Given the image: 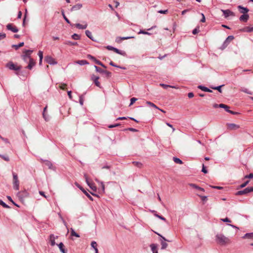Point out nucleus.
Here are the masks:
<instances>
[{
  "mask_svg": "<svg viewBox=\"0 0 253 253\" xmlns=\"http://www.w3.org/2000/svg\"><path fill=\"white\" fill-rule=\"evenodd\" d=\"M216 241L217 244L221 246H226L231 243V240L222 234H217L215 236Z\"/></svg>",
  "mask_w": 253,
  "mask_h": 253,
  "instance_id": "f257e3e1",
  "label": "nucleus"
},
{
  "mask_svg": "<svg viewBox=\"0 0 253 253\" xmlns=\"http://www.w3.org/2000/svg\"><path fill=\"white\" fill-rule=\"evenodd\" d=\"M213 107L215 108H216L218 107L224 108L226 112H227L231 114H233V115H237V114H239L238 112H234V111L229 110V107L225 104H214L213 105Z\"/></svg>",
  "mask_w": 253,
  "mask_h": 253,
  "instance_id": "f03ea898",
  "label": "nucleus"
},
{
  "mask_svg": "<svg viewBox=\"0 0 253 253\" xmlns=\"http://www.w3.org/2000/svg\"><path fill=\"white\" fill-rule=\"evenodd\" d=\"M94 67L95 68V70L96 72L103 74L105 77H106L107 78H109L111 77V76H112L111 72L108 71L107 70H103L96 65L94 66Z\"/></svg>",
  "mask_w": 253,
  "mask_h": 253,
  "instance_id": "7ed1b4c3",
  "label": "nucleus"
},
{
  "mask_svg": "<svg viewBox=\"0 0 253 253\" xmlns=\"http://www.w3.org/2000/svg\"><path fill=\"white\" fill-rule=\"evenodd\" d=\"M12 175H13V188L16 190H18L19 188V181L18 180V175L15 172H13Z\"/></svg>",
  "mask_w": 253,
  "mask_h": 253,
  "instance_id": "20e7f679",
  "label": "nucleus"
},
{
  "mask_svg": "<svg viewBox=\"0 0 253 253\" xmlns=\"http://www.w3.org/2000/svg\"><path fill=\"white\" fill-rule=\"evenodd\" d=\"M106 49H107L109 50H113L115 52L120 54L121 55H123L124 56H126V52L125 51L121 50L116 47H114L111 45H107L106 47Z\"/></svg>",
  "mask_w": 253,
  "mask_h": 253,
  "instance_id": "39448f33",
  "label": "nucleus"
},
{
  "mask_svg": "<svg viewBox=\"0 0 253 253\" xmlns=\"http://www.w3.org/2000/svg\"><path fill=\"white\" fill-rule=\"evenodd\" d=\"M6 67L8 68L9 69L11 70H14L16 71H20L22 67L21 66H16L12 62L10 61L6 63L5 65Z\"/></svg>",
  "mask_w": 253,
  "mask_h": 253,
  "instance_id": "423d86ee",
  "label": "nucleus"
},
{
  "mask_svg": "<svg viewBox=\"0 0 253 253\" xmlns=\"http://www.w3.org/2000/svg\"><path fill=\"white\" fill-rule=\"evenodd\" d=\"M234 39V37L233 36H229L223 42L222 45L220 47V49L222 50L225 49L228 45L230 42Z\"/></svg>",
  "mask_w": 253,
  "mask_h": 253,
  "instance_id": "0eeeda50",
  "label": "nucleus"
},
{
  "mask_svg": "<svg viewBox=\"0 0 253 253\" xmlns=\"http://www.w3.org/2000/svg\"><path fill=\"white\" fill-rule=\"evenodd\" d=\"M253 191V187H247L243 190L238 191L236 193L237 195H242L243 194H246L248 193L251 192Z\"/></svg>",
  "mask_w": 253,
  "mask_h": 253,
  "instance_id": "6e6552de",
  "label": "nucleus"
},
{
  "mask_svg": "<svg viewBox=\"0 0 253 253\" xmlns=\"http://www.w3.org/2000/svg\"><path fill=\"white\" fill-rule=\"evenodd\" d=\"M17 196L21 201H23L25 198L28 197L29 193L26 191H23L19 192L17 194Z\"/></svg>",
  "mask_w": 253,
  "mask_h": 253,
  "instance_id": "1a4fd4ad",
  "label": "nucleus"
},
{
  "mask_svg": "<svg viewBox=\"0 0 253 253\" xmlns=\"http://www.w3.org/2000/svg\"><path fill=\"white\" fill-rule=\"evenodd\" d=\"M84 177L85 179V181L87 184V185L90 187V188L93 191H96V187L95 186L94 184L92 182H89L88 179V177L86 174L84 175Z\"/></svg>",
  "mask_w": 253,
  "mask_h": 253,
  "instance_id": "9d476101",
  "label": "nucleus"
},
{
  "mask_svg": "<svg viewBox=\"0 0 253 253\" xmlns=\"http://www.w3.org/2000/svg\"><path fill=\"white\" fill-rule=\"evenodd\" d=\"M45 61L50 65H55L57 62L50 56H47L45 57Z\"/></svg>",
  "mask_w": 253,
  "mask_h": 253,
  "instance_id": "9b49d317",
  "label": "nucleus"
},
{
  "mask_svg": "<svg viewBox=\"0 0 253 253\" xmlns=\"http://www.w3.org/2000/svg\"><path fill=\"white\" fill-rule=\"evenodd\" d=\"M221 11L225 18H227L230 16H235L234 13L230 11L229 9L221 10Z\"/></svg>",
  "mask_w": 253,
  "mask_h": 253,
  "instance_id": "f8f14e48",
  "label": "nucleus"
},
{
  "mask_svg": "<svg viewBox=\"0 0 253 253\" xmlns=\"http://www.w3.org/2000/svg\"><path fill=\"white\" fill-rule=\"evenodd\" d=\"M84 25H82L80 23H77L75 24H72V26H75L77 28L79 29H85L87 27V23L85 21H83Z\"/></svg>",
  "mask_w": 253,
  "mask_h": 253,
  "instance_id": "ddd939ff",
  "label": "nucleus"
},
{
  "mask_svg": "<svg viewBox=\"0 0 253 253\" xmlns=\"http://www.w3.org/2000/svg\"><path fill=\"white\" fill-rule=\"evenodd\" d=\"M6 28L7 30H10L13 33H17L19 31L18 29L16 27L13 26V25L11 23L8 24L6 25Z\"/></svg>",
  "mask_w": 253,
  "mask_h": 253,
  "instance_id": "4468645a",
  "label": "nucleus"
},
{
  "mask_svg": "<svg viewBox=\"0 0 253 253\" xmlns=\"http://www.w3.org/2000/svg\"><path fill=\"white\" fill-rule=\"evenodd\" d=\"M227 128L230 130H236L240 128V126L235 124H228Z\"/></svg>",
  "mask_w": 253,
  "mask_h": 253,
  "instance_id": "2eb2a0df",
  "label": "nucleus"
},
{
  "mask_svg": "<svg viewBox=\"0 0 253 253\" xmlns=\"http://www.w3.org/2000/svg\"><path fill=\"white\" fill-rule=\"evenodd\" d=\"M240 31L242 32H247L251 33L253 32V27L247 26L245 27L242 29H241Z\"/></svg>",
  "mask_w": 253,
  "mask_h": 253,
  "instance_id": "dca6fc26",
  "label": "nucleus"
},
{
  "mask_svg": "<svg viewBox=\"0 0 253 253\" xmlns=\"http://www.w3.org/2000/svg\"><path fill=\"white\" fill-rule=\"evenodd\" d=\"M35 65V62L34 60L32 58L30 59V60L28 62V66L26 67V68L28 69L29 70H32L33 67Z\"/></svg>",
  "mask_w": 253,
  "mask_h": 253,
  "instance_id": "f3484780",
  "label": "nucleus"
},
{
  "mask_svg": "<svg viewBox=\"0 0 253 253\" xmlns=\"http://www.w3.org/2000/svg\"><path fill=\"white\" fill-rule=\"evenodd\" d=\"M238 8L240 10V12L243 14H247V13L249 11V9L248 8H247V7H244L242 5H239L238 6Z\"/></svg>",
  "mask_w": 253,
  "mask_h": 253,
  "instance_id": "a211bd4d",
  "label": "nucleus"
},
{
  "mask_svg": "<svg viewBox=\"0 0 253 253\" xmlns=\"http://www.w3.org/2000/svg\"><path fill=\"white\" fill-rule=\"evenodd\" d=\"M249 18V14H243L240 17L239 19L241 21L247 22Z\"/></svg>",
  "mask_w": 253,
  "mask_h": 253,
  "instance_id": "6ab92c4d",
  "label": "nucleus"
},
{
  "mask_svg": "<svg viewBox=\"0 0 253 253\" xmlns=\"http://www.w3.org/2000/svg\"><path fill=\"white\" fill-rule=\"evenodd\" d=\"M198 88L201 89L202 91L204 92H212V91L210 89V88H208L207 87L203 86L202 85H199L198 86Z\"/></svg>",
  "mask_w": 253,
  "mask_h": 253,
  "instance_id": "aec40b11",
  "label": "nucleus"
},
{
  "mask_svg": "<svg viewBox=\"0 0 253 253\" xmlns=\"http://www.w3.org/2000/svg\"><path fill=\"white\" fill-rule=\"evenodd\" d=\"M58 246L62 253H67V250L65 249V246L62 243H60L58 245Z\"/></svg>",
  "mask_w": 253,
  "mask_h": 253,
  "instance_id": "412c9836",
  "label": "nucleus"
},
{
  "mask_svg": "<svg viewBox=\"0 0 253 253\" xmlns=\"http://www.w3.org/2000/svg\"><path fill=\"white\" fill-rule=\"evenodd\" d=\"M57 237V236L55 237L53 234H51L50 235V245L52 246H54L55 245V240Z\"/></svg>",
  "mask_w": 253,
  "mask_h": 253,
  "instance_id": "4be33fe9",
  "label": "nucleus"
},
{
  "mask_svg": "<svg viewBox=\"0 0 253 253\" xmlns=\"http://www.w3.org/2000/svg\"><path fill=\"white\" fill-rule=\"evenodd\" d=\"M82 7V4L80 3H78L75 5H74L71 9V11H76L79 9H80Z\"/></svg>",
  "mask_w": 253,
  "mask_h": 253,
  "instance_id": "5701e85b",
  "label": "nucleus"
},
{
  "mask_svg": "<svg viewBox=\"0 0 253 253\" xmlns=\"http://www.w3.org/2000/svg\"><path fill=\"white\" fill-rule=\"evenodd\" d=\"M92 79L93 80L94 84L97 86L99 87L100 86V83L98 81L99 77H96L95 76H93L92 77Z\"/></svg>",
  "mask_w": 253,
  "mask_h": 253,
  "instance_id": "b1692460",
  "label": "nucleus"
},
{
  "mask_svg": "<svg viewBox=\"0 0 253 253\" xmlns=\"http://www.w3.org/2000/svg\"><path fill=\"white\" fill-rule=\"evenodd\" d=\"M86 36L90 39L91 40L93 41H95V40L93 39V36H92L91 32L89 30H86L85 32Z\"/></svg>",
  "mask_w": 253,
  "mask_h": 253,
  "instance_id": "393cba45",
  "label": "nucleus"
},
{
  "mask_svg": "<svg viewBox=\"0 0 253 253\" xmlns=\"http://www.w3.org/2000/svg\"><path fill=\"white\" fill-rule=\"evenodd\" d=\"M76 63L80 65H84L88 64V62L86 60H78Z\"/></svg>",
  "mask_w": 253,
  "mask_h": 253,
  "instance_id": "a878e982",
  "label": "nucleus"
},
{
  "mask_svg": "<svg viewBox=\"0 0 253 253\" xmlns=\"http://www.w3.org/2000/svg\"><path fill=\"white\" fill-rule=\"evenodd\" d=\"M44 164L49 169H53V165H52V163H51V162H50L49 161H45L44 162Z\"/></svg>",
  "mask_w": 253,
  "mask_h": 253,
  "instance_id": "bb28decb",
  "label": "nucleus"
},
{
  "mask_svg": "<svg viewBox=\"0 0 253 253\" xmlns=\"http://www.w3.org/2000/svg\"><path fill=\"white\" fill-rule=\"evenodd\" d=\"M24 44V42H20L19 44H13L12 45V47H14L15 48V50H17L20 47L23 46Z\"/></svg>",
  "mask_w": 253,
  "mask_h": 253,
  "instance_id": "cd10ccee",
  "label": "nucleus"
},
{
  "mask_svg": "<svg viewBox=\"0 0 253 253\" xmlns=\"http://www.w3.org/2000/svg\"><path fill=\"white\" fill-rule=\"evenodd\" d=\"M64 44L70 46L77 45L78 43L77 42H73L69 41H66L64 42Z\"/></svg>",
  "mask_w": 253,
  "mask_h": 253,
  "instance_id": "c85d7f7f",
  "label": "nucleus"
},
{
  "mask_svg": "<svg viewBox=\"0 0 253 253\" xmlns=\"http://www.w3.org/2000/svg\"><path fill=\"white\" fill-rule=\"evenodd\" d=\"M189 185L192 187L194 188L197 189H198V190H200L201 191H203L204 192L205 191L204 188L197 186L195 184L191 183Z\"/></svg>",
  "mask_w": 253,
  "mask_h": 253,
  "instance_id": "c756f323",
  "label": "nucleus"
},
{
  "mask_svg": "<svg viewBox=\"0 0 253 253\" xmlns=\"http://www.w3.org/2000/svg\"><path fill=\"white\" fill-rule=\"evenodd\" d=\"M47 106H46L44 107V108L43 109V113H42L43 118H44V119L45 121H48L49 120L48 116H46V115L45 113V112L46 111V110H47Z\"/></svg>",
  "mask_w": 253,
  "mask_h": 253,
  "instance_id": "7c9ffc66",
  "label": "nucleus"
},
{
  "mask_svg": "<svg viewBox=\"0 0 253 253\" xmlns=\"http://www.w3.org/2000/svg\"><path fill=\"white\" fill-rule=\"evenodd\" d=\"M150 247L153 253H158L157 250V246L154 244H152L150 245Z\"/></svg>",
  "mask_w": 253,
  "mask_h": 253,
  "instance_id": "2f4dec72",
  "label": "nucleus"
},
{
  "mask_svg": "<svg viewBox=\"0 0 253 253\" xmlns=\"http://www.w3.org/2000/svg\"><path fill=\"white\" fill-rule=\"evenodd\" d=\"M61 14H62V15L63 16L64 20L66 21V22L68 23V24H70V25H72V24H71V23L70 22V20L67 18V17L65 16V13H64V11L63 10H62L61 11Z\"/></svg>",
  "mask_w": 253,
  "mask_h": 253,
  "instance_id": "473e14b6",
  "label": "nucleus"
},
{
  "mask_svg": "<svg viewBox=\"0 0 253 253\" xmlns=\"http://www.w3.org/2000/svg\"><path fill=\"white\" fill-rule=\"evenodd\" d=\"M22 57L23 60L25 62H27V63H28V62H29V61L30 60V59H31V58H32L31 57H29L28 55H24V54H23V55L22 56Z\"/></svg>",
  "mask_w": 253,
  "mask_h": 253,
  "instance_id": "72a5a7b5",
  "label": "nucleus"
},
{
  "mask_svg": "<svg viewBox=\"0 0 253 253\" xmlns=\"http://www.w3.org/2000/svg\"><path fill=\"white\" fill-rule=\"evenodd\" d=\"M32 52L33 50L30 49H25L23 51L24 54L28 55L29 57H31L30 55Z\"/></svg>",
  "mask_w": 253,
  "mask_h": 253,
  "instance_id": "f704fd0d",
  "label": "nucleus"
},
{
  "mask_svg": "<svg viewBox=\"0 0 253 253\" xmlns=\"http://www.w3.org/2000/svg\"><path fill=\"white\" fill-rule=\"evenodd\" d=\"M224 85L223 84V85H219V86H215V87H211V88L213 89L217 90L219 91V92L222 93L221 87L222 86H223Z\"/></svg>",
  "mask_w": 253,
  "mask_h": 253,
  "instance_id": "c9c22d12",
  "label": "nucleus"
},
{
  "mask_svg": "<svg viewBox=\"0 0 253 253\" xmlns=\"http://www.w3.org/2000/svg\"><path fill=\"white\" fill-rule=\"evenodd\" d=\"M71 37L73 40H80L81 38V36L77 34H74L72 35Z\"/></svg>",
  "mask_w": 253,
  "mask_h": 253,
  "instance_id": "e433bc0d",
  "label": "nucleus"
},
{
  "mask_svg": "<svg viewBox=\"0 0 253 253\" xmlns=\"http://www.w3.org/2000/svg\"><path fill=\"white\" fill-rule=\"evenodd\" d=\"M243 238H251L253 239V233H246Z\"/></svg>",
  "mask_w": 253,
  "mask_h": 253,
  "instance_id": "4c0bfd02",
  "label": "nucleus"
},
{
  "mask_svg": "<svg viewBox=\"0 0 253 253\" xmlns=\"http://www.w3.org/2000/svg\"><path fill=\"white\" fill-rule=\"evenodd\" d=\"M109 64L112 66H113V67H117V68H121V69H126V68L125 67H121V66H118V65H117L116 64H115L113 61H111L109 63Z\"/></svg>",
  "mask_w": 253,
  "mask_h": 253,
  "instance_id": "58836bf2",
  "label": "nucleus"
},
{
  "mask_svg": "<svg viewBox=\"0 0 253 253\" xmlns=\"http://www.w3.org/2000/svg\"><path fill=\"white\" fill-rule=\"evenodd\" d=\"M71 235L72 236H75L76 237H80L78 234L76 233L73 228H71Z\"/></svg>",
  "mask_w": 253,
  "mask_h": 253,
  "instance_id": "ea45409f",
  "label": "nucleus"
},
{
  "mask_svg": "<svg viewBox=\"0 0 253 253\" xmlns=\"http://www.w3.org/2000/svg\"><path fill=\"white\" fill-rule=\"evenodd\" d=\"M173 160L176 164H182V161L180 160L179 158H176V157H173Z\"/></svg>",
  "mask_w": 253,
  "mask_h": 253,
  "instance_id": "a19ab883",
  "label": "nucleus"
},
{
  "mask_svg": "<svg viewBox=\"0 0 253 253\" xmlns=\"http://www.w3.org/2000/svg\"><path fill=\"white\" fill-rule=\"evenodd\" d=\"M87 58L93 61L96 64V61H99L98 60L96 59L95 57L90 54L87 55Z\"/></svg>",
  "mask_w": 253,
  "mask_h": 253,
  "instance_id": "79ce46f5",
  "label": "nucleus"
},
{
  "mask_svg": "<svg viewBox=\"0 0 253 253\" xmlns=\"http://www.w3.org/2000/svg\"><path fill=\"white\" fill-rule=\"evenodd\" d=\"M82 191L90 200L93 201L92 197L84 189H83Z\"/></svg>",
  "mask_w": 253,
  "mask_h": 253,
  "instance_id": "37998d69",
  "label": "nucleus"
},
{
  "mask_svg": "<svg viewBox=\"0 0 253 253\" xmlns=\"http://www.w3.org/2000/svg\"><path fill=\"white\" fill-rule=\"evenodd\" d=\"M161 245H162L161 249L162 250L166 249L168 246V245L167 243L163 242V241L161 242Z\"/></svg>",
  "mask_w": 253,
  "mask_h": 253,
  "instance_id": "c03bdc74",
  "label": "nucleus"
},
{
  "mask_svg": "<svg viewBox=\"0 0 253 253\" xmlns=\"http://www.w3.org/2000/svg\"><path fill=\"white\" fill-rule=\"evenodd\" d=\"M132 164H133L134 166L137 167L138 168H141L142 166V164L138 162H133Z\"/></svg>",
  "mask_w": 253,
  "mask_h": 253,
  "instance_id": "a18cd8bd",
  "label": "nucleus"
},
{
  "mask_svg": "<svg viewBox=\"0 0 253 253\" xmlns=\"http://www.w3.org/2000/svg\"><path fill=\"white\" fill-rule=\"evenodd\" d=\"M160 85L163 86L165 89H167V88H174L175 87L173 86H171V85L165 84H161Z\"/></svg>",
  "mask_w": 253,
  "mask_h": 253,
  "instance_id": "49530a36",
  "label": "nucleus"
},
{
  "mask_svg": "<svg viewBox=\"0 0 253 253\" xmlns=\"http://www.w3.org/2000/svg\"><path fill=\"white\" fill-rule=\"evenodd\" d=\"M95 180L99 182V181L97 179H96ZM99 183L100 184V185L101 186L102 192L104 193L105 192V185H104L103 182H99Z\"/></svg>",
  "mask_w": 253,
  "mask_h": 253,
  "instance_id": "de8ad7c7",
  "label": "nucleus"
},
{
  "mask_svg": "<svg viewBox=\"0 0 253 253\" xmlns=\"http://www.w3.org/2000/svg\"><path fill=\"white\" fill-rule=\"evenodd\" d=\"M138 34H144V35H151V33L148 32H146L144 30H140L139 31V32H138Z\"/></svg>",
  "mask_w": 253,
  "mask_h": 253,
  "instance_id": "09e8293b",
  "label": "nucleus"
},
{
  "mask_svg": "<svg viewBox=\"0 0 253 253\" xmlns=\"http://www.w3.org/2000/svg\"><path fill=\"white\" fill-rule=\"evenodd\" d=\"M0 157L5 161L7 162L9 161V157L7 156L2 155L0 154Z\"/></svg>",
  "mask_w": 253,
  "mask_h": 253,
  "instance_id": "8fccbe9b",
  "label": "nucleus"
},
{
  "mask_svg": "<svg viewBox=\"0 0 253 253\" xmlns=\"http://www.w3.org/2000/svg\"><path fill=\"white\" fill-rule=\"evenodd\" d=\"M0 205L5 208H9V207L4 203L2 200H0Z\"/></svg>",
  "mask_w": 253,
  "mask_h": 253,
  "instance_id": "3c124183",
  "label": "nucleus"
},
{
  "mask_svg": "<svg viewBox=\"0 0 253 253\" xmlns=\"http://www.w3.org/2000/svg\"><path fill=\"white\" fill-rule=\"evenodd\" d=\"M158 12L161 14H167L168 12V10H160L158 11Z\"/></svg>",
  "mask_w": 253,
  "mask_h": 253,
  "instance_id": "603ef678",
  "label": "nucleus"
},
{
  "mask_svg": "<svg viewBox=\"0 0 253 253\" xmlns=\"http://www.w3.org/2000/svg\"><path fill=\"white\" fill-rule=\"evenodd\" d=\"M96 64L100 65L104 68H107V67L104 64H103L100 61H96Z\"/></svg>",
  "mask_w": 253,
  "mask_h": 253,
  "instance_id": "864d4df0",
  "label": "nucleus"
},
{
  "mask_svg": "<svg viewBox=\"0 0 253 253\" xmlns=\"http://www.w3.org/2000/svg\"><path fill=\"white\" fill-rule=\"evenodd\" d=\"M96 64L100 65L104 68H107V67L104 64H103L100 61H96Z\"/></svg>",
  "mask_w": 253,
  "mask_h": 253,
  "instance_id": "5fc2aeb1",
  "label": "nucleus"
},
{
  "mask_svg": "<svg viewBox=\"0 0 253 253\" xmlns=\"http://www.w3.org/2000/svg\"><path fill=\"white\" fill-rule=\"evenodd\" d=\"M137 100V98L133 97L130 99V103L129 105H132L136 100Z\"/></svg>",
  "mask_w": 253,
  "mask_h": 253,
  "instance_id": "6e6d98bb",
  "label": "nucleus"
},
{
  "mask_svg": "<svg viewBox=\"0 0 253 253\" xmlns=\"http://www.w3.org/2000/svg\"><path fill=\"white\" fill-rule=\"evenodd\" d=\"M91 247L93 248V249H95V248H97V243L95 241H92L91 243Z\"/></svg>",
  "mask_w": 253,
  "mask_h": 253,
  "instance_id": "4d7b16f0",
  "label": "nucleus"
},
{
  "mask_svg": "<svg viewBox=\"0 0 253 253\" xmlns=\"http://www.w3.org/2000/svg\"><path fill=\"white\" fill-rule=\"evenodd\" d=\"M38 56H39L40 59L43 58V53L42 51L40 50L38 53Z\"/></svg>",
  "mask_w": 253,
  "mask_h": 253,
  "instance_id": "13d9d810",
  "label": "nucleus"
},
{
  "mask_svg": "<svg viewBox=\"0 0 253 253\" xmlns=\"http://www.w3.org/2000/svg\"><path fill=\"white\" fill-rule=\"evenodd\" d=\"M147 103L149 104L150 106L153 107L155 108L159 109L154 103L151 102H147Z\"/></svg>",
  "mask_w": 253,
  "mask_h": 253,
  "instance_id": "bf43d9fd",
  "label": "nucleus"
},
{
  "mask_svg": "<svg viewBox=\"0 0 253 253\" xmlns=\"http://www.w3.org/2000/svg\"><path fill=\"white\" fill-rule=\"evenodd\" d=\"M242 91L244 92V93H247V94H251V92H250L248 89L247 88H244V89H242Z\"/></svg>",
  "mask_w": 253,
  "mask_h": 253,
  "instance_id": "052dcab7",
  "label": "nucleus"
},
{
  "mask_svg": "<svg viewBox=\"0 0 253 253\" xmlns=\"http://www.w3.org/2000/svg\"><path fill=\"white\" fill-rule=\"evenodd\" d=\"M221 220L222 221L225 222H231V221L227 217H226L225 218L221 219Z\"/></svg>",
  "mask_w": 253,
  "mask_h": 253,
  "instance_id": "680f3d73",
  "label": "nucleus"
},
{
  "mask_svg": "<svg viewBox=\"0 0 253 253\" xmlns=\"http://www.w3.org/2000/svg\"><path fill=\"white\" fill-rule=\"evenodd\" d=\"M199 32V30L197 28H195L193 31H192V34L193 35H196L197 34V33H198V32Z\"/></svg>",
  "mask_w": 253,
  "mask_h": 253,
  "instance_id": "e2e57ef3",
  "label": "nucleus"
},
{
  "mask_svg": "<svg viewBox=\"0 0 253 253\" xmlns=\"http://www.w3.org/2000/svg\"><path fill=\"white\" fill-rule=\"evenodd\" d=\"M6 37V34L4 33H0V40L4 39Z\"/></svg>",
  "mask_w": 253,
  "mask_h": 253,
  "instance_id": "0e129e2a",
  "label": "nucleus"
},
{
  "mask_svg": "<svg viewBox=\"0 0 253 253\" xmlns=\"http://www.w3.org/2000/svg\"><path fill=\"white\" fill-rule=\"evenodd\" d=\"M245 178H253V173H250L249 175H247L245 176Z\"/></svg>",
  "mask_w": 253,
  "mask_h": 253,
  "instance_id": "69168bd1",
  "label": "nucleus"
},
{
  "mask_svg": "<svg viewBox=\"0 0 253 253\" xmlns=\"http://www.w3.org/2000/svg\"><path fill=\"white\" fill-rule=\"evenodd\" d=\"M249 182V181L248 180L246 182H244V183L242 184L241 185H240V187L241 188H243L244 187H245Z\"/></svg>",
  "mask_w": 253,
  "mask_h": 253,
  "instance_id": "338daca9",
  "label": "nucleus"
},
{
  "mask_svg": "<svg viewBox=\"0 0 253 253\" xmlns=\"http://www.w3.org/2000/svg\"><path fill=\"white\" fill-rule=\"evenodd\" d=\"M122 41H123L122 39V37H117L116 39V42H117L119 43Z\"/></svg>",
  "mask_w": 253,
  "mask_h": 253,
  "instance_id": "774afa93",
  "label": "nucleus"
}]
</instances>
